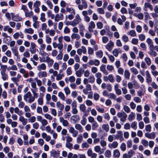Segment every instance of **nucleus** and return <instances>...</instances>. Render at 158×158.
Listing matches in <instances>:
<instances>
[{"mask_svg":"<svg viewBox=\"0 0 158 158\" xmlns=\"http://www.w3.org/2000/svg\"><path fill=\"white\" fill-rule=\"evenodd\" d=\"M34 97H33L30 92H28L23 96V99L24 101L27 102L29 103H31L34 102L35 99Z\"/></svg>","mask_w":158,"mask_h":158,"instance_id":"obj_1","label":"nucleus"},{"mask_svg":"<svg viewBox=\"0 0 158 158\" xmlns=\"http://www.w3.org/2000/svg\"><path fill=\"white\" fill-rule=\"evenodd\" d=\"M117 115L120 118V121L123 122H125L127 116V114L124 111L118 113Z\"/></svg>","mask_w":158,"mask_h":158,"instance_id":"obj_2","label":"nucleus"},{"mask_svg":"<svg viewBox=\"0 0 158 158\" xmlns=\"http://www.w3.org/2000/svg\"><path fill=\"white\" fill-rule=\"evenodd\" d=\"M41 62H46L47 63L48 65L50 66H52L54 63V60L51 59L48 57V56H47L46 57V59L44 57L43 58L40 59Z\"/></svg>","mask_w":158,"mask_h":158,"instance_id":"obj_3","label":"nucleus"},{"mask_svg":"<svg viewBox=\"0 0 158 158\" xmlns=\"http://www.w3.org/2000/svg\"><path fill=\"white\" fill-rule=\"evenodd\" d=\"M50 157L52 158H58L60 155V151L52 149L50 152Z\"/></svg>","mask_w":158,"mask_h":158,"instance_id":"obj_4","label":"nucleus"},{"mask_svg":"<svg viewBox=\"0 0 158 158\" xmlns=\"http://www.w3.org/2000/svg\"><path fill=\"white\" fill-rule=\"evenodd\" d=\"M81 19L79 14H77L75 19L72 22L71 25L73 26H75L78 24L81 21Z\"/></svg>","mask_w":158,"mask_h":158,"instance_id":"obj_5","label":"nucleus"},{"mask_svg":"<svg viewBox=\"0 0 158 158\" xmlns=\"http://www.w3.org/2000/svg\"><path fill=\"white\" fill-rule=\"evenodd\" d=\"M80 110L84 113V116H88L89 115V111H86V107L84 104H81L79 106Z\"/></svg>","mask_w":158,"mask_h":158,"instance_id":"obj_6","label":"nucleus"},{"mask_svg":"<svg viewBox=\"0 0 158 158\" xmlns=\"http://www.w3.org/2000/svg\"><path fill=\"white\" fill-rule=\"evenodd\" d=\"M69 131L70 133L72 134V136L74 137H76L78 134V131L72 127H69Z\"/></svg>","mask_w":158,"mask_h":158,"instance_id":"obj_7","label":"nucleus"},{"mask_svg":"<svg viewBox=\"0 0 158 158\" xmlns=\"http://www.w3.org/2000/svg\"><path fill=\"white\" fill-rule=\"evenodd\" d=\"M10 14L11 15L12 19L14 21L16 22H19L21 21L22 18L20 16H19L18 15H15L13 13H11Z\"/></svg>","mask_w":158,"mask_h":158,"instance_id":"obj_8","label":"nucleus"},{"mask_svg":"<svg viewBox=\"0 0 158 158\" xmlns=\"http://www.w3.org/2000/svg\"><path fill=\"white\" fill-rule=\"evenodd\" d=\"M146 82L148 84H150L152 82V78L148 71L147 70L146 71Z\"/></svg>","mask_w":158,"mask_h":158,"instance_id":"obj_9","label":"nucleus"},{"mask_svg":"<svg viewBox=\"0 0 158 158\" xmlns=\"http://www.w3.org/2000/svg\"><path fill=\"white\" fill-rule=\"evenodd\" d=\"M59 121L60 123H62V125L64 127H67L69 126V123L68 121L64 119L62 117H60L59 118Z\"/></svg>","mask_w":158,"mask_h":158,"instance_id":"obj_10","label":"nucleus"},{"mask_svg":"<svg viewBox=\"0 0 158 158\" xmlns=\"http://www.w3.org/2000/svg\"><path fill=\"white\" fill-rule=\"evenodd\" d=\"M118 134L115 136L116 138L117 139H119L120 141L124 140V138L123 137V133L121 131H117Z\"/></svg>","mask_w":158,"mask_h":158,"instance_id":"obj_11","label":"nucleus"},{"mask_svg":"<svg viewBox=\"0 0 158 158\" xmlns=\"http://www.w3.org/2000/svg\"><path fill=\"white\" fill-rule=\"evenodd\" d=\"M11 50L12 53L14 54L15 56H16L17 59L20 60V57L19 55V52L18 51V49L16 47L12 48Z\"/></svg>","mask_w":158,"mask_h":158,"instance_id":"obj_12","label":"nucleus"},{"mask_svg":"<svg viewBox=\"0 0 158 158\" xmlns=\"http://www.w3.org/2000/svg\"><path fill=\"white\" fill-rule=\"evenodd\" d=\"M35 47L36 45L33 42H31V46L29 48L30 51L31 53L33 54L35 53L36 52Z\"/></svg>","mask_w":158,"mask_h":158,"instance_id":"obj_13","label":"nucleus"},{"mask_svg":"<svg viewBox=\"0 0 158 158\" xmlns=\"http://www.w3.org/2000/svg\"><path fill=\"white\" fill-rule=\"evenodd\" d=\"M145 136L147 138L152 139L155 138V134L154 132H152L150 133H146L145 134Z\"/></svg>","mask_w":158,"mask_h":158,"instance_id":"obj_14","label":"nucleus"},{"mask_svg":"<svg viewBox=\"0 0 158 158\" xmlns=\"http://www.w3.org/2000/svg\"><path fill=\"white\" fill-rule=\"evenodd\" d=\"M149 8L151 10H153V7L152 5L151 4L149 3L145 2L144 5V10L146 11L147 10V8Z\"/></svg>","mask_w":158,"mask_h":158,"instance_id":"obj_15","label":"nucleus"},{"mask_svg":"<svg viewBox=\"0 0 158 158\" xmlns=\"http://www.w3.org/2000/svg\"><path fill=\"white\" fill-rule=\"evenodd\" d=\"M95 25L93 21H91L89 23V25L88 27L89 31L91 32L93 31V29L95 27Z\"/></svg>","mask_w":158,"mask_h":158,"instance_id":"obj_16","label":"nucleus"},{"mask_svg":"<svg viewBox=\"0 0 158 158\" xmlns=\"http://www.w3.org/2000/svg\"><path fill=\"white\" fill-rule=\"evenodd\" d=\"M114 45V43L112 41H110L107 44L106 48L108 51H110L112 49V47Z\"/></svg>","mask_w":158,"mask_h":158,"instance_id":"obj_17","label":"nucleus"},{"mask_svg":"<svg viewBox=\"0 0 158 158\" xmlns=\"http://www.w3.org/2000/svg\"><path fill=\"white\" fill-rule=\"evenodd\" d=\"M71 39L72 40H77L80 39L81 38L80 36L77 33H73L71 36Z\"/></svg>","mask_w":158,"mask_h":158,"instance_id":"obj_18","label":"nucleus"},{"mask_svg":"<svg viewBox=\"0 0 158 158\" xmlns=\"http://www.w3.org/2000/svg\"><path fill=\"white\" fill-rule=\"evenodd\" d=\"M135 114L134 112H131L129 115L128 119L130 122H131L135 119Z\"/></svg>","mask_w":158,"mask_h":158,"instance_id":"obj_19","label":"nucleus"},{"mask_svg":"<svg viewBox=\"0 0 158 158\" xmlns=\"http://www.w3.org/2000/svg\"><path fill=\"white\" fill-rule=\"evenodd\" d=\"M118 143L117 141H114L112 143H109L108 144L109 147L111 148H115L118 146Z\"/></svg>","mask_w":158,"mask_h":158,"instance_id":"obj_20","label":"nucleus"},{"mask_svg":"<svg viewBox=\"0 0 158 158\" xmlns=\"http://www.w3.org/2000/svg\"><path fill=\"white\" fill-rule=\"evenodd\" d=\"M38 76L40 78L46 77L47 76V73L46 71H40L38 73Z\"/></svg>","mask_w":158,"mask_h":158,"instance_id":"obj_21","label":"nucleus"},{"mask_svg":"<svg viewBox=\"0 0 158 158\" xmlns=\"http://www.w3.org/2000/svg\"><path fill=\"white\" fill-rule=\"evenodd\" d=\"M46 65L44 63H42L39 64L37 67V69L39 71L41 70H45L46 69Z\"/></svg>","mask_w":158,"mask_h":158,"instance_id":"obj_22","label":"nucleus"},{"mask_svg":"<svg viewBox=\"0 0 158 158\" xmlns=\"http://www.w3.org/2000/svg\"><path fill=\"white\" fill-rule=\"evenodd\" d=\"M19 120L22 123V124L23 125H26L27 123V119L25 118L24 117L22 116H20Z\"/></svg>","mask_w":158,"mask_h":158,"instance_id":"obj_23","label":"nucleus"},{"mask_svg":"<svg viewBox=\"0 0 158 158\" xmlns=\"http://www.w3.org/2000/svg\"><path fill=\"white\" fill-rule=\"evenodd\" d=\"M84 72V69H80L76 71V74L77 77H81Z\"/></svg>","mask_w":158,"mask_h":158,"instance_id":"obj_24","label":"nucleus"},{"mask_svg":"<svg viewBox=\"0 0 158 158\" xmlns=\"http://www.w3.org/2000/svg\"><path fill=\"white\" fill-rule=\"evenodd\" d=\"M100 70L105 75H107L108 74V71L106 69V65L102 64L100 67Z\"/></svg>","mask_w":158,"mask_h":158,"instance_id":"obj_25","label":"nucleus"},{"mask_svg":"<svg viewBox=\"0 0 158 158\" xmlns=\"http://www.w3.org/2000/svg\"><path fill=\"white\" fill-rule=\"evenodd\" d=\"M56 106L60 110H63L64 108V105L61 104L60 101H58L56 102Z\"/></svg>","mask_w":158,"mask_h":158,"instance_id":"obj_26","label":"nucleus"},{"mask_svg":"<svg viewBox=\"0 0 158 158\" xmlns=\"http://www.w3.org/2000/svg\"><path fill=\"white\" fill-rule=\"evenodd\" d=\"M4 31H7L9 33H11L13 31V29L10 28L9 26H5L3 28Z\"/></svg>","mask_w":158,"mask_h":158,"instance_id":"obj_27","label":"nucleus"},{"mask_svg":"<svg viewBox=\"0 0 158 158\" xmlns=\"http://www.w3.org/2000/svg\"><path fill=\"white\" fill-rule=\"evenodd\" d=\"M0 69L1 70V73L6 72V70L7 68V65H3L0 64Z\"/></svg>","mask_w":158,"mask_h":158,"instance_id":"obj_28","label":"nucleus"},{"mask_svg":"<svg viewBox=\"0 0 158 158\" xmlns=\"http://www.w3.org/2000/svg\"><path fill=\"white\" fill-rule=\"evenodd\" d=\"M75 128L76 129L78 130L80 132H82L83 131L82 127L79 124L77 123L75 125Z\"/></svg>","mask_w":158,"mask_h":158,"instance_id":"obj_29","label":"nucleus"},{"mask_svg":"<svg viewBox=\"0 0 158 158\" xmlns=\"http://www.w3.org/2000/svg\"><path fill=\"white\" fill-rule=\"evenodd\" d=\"M146 42L149 45V48H152L153 47V45L152 40L150 38H148L146 40Z\"/></svg>","mask_w":158,"mask_h":158,"instance_id":"obj_30","label":"nucleus"},{"mask_svg":"<svg viewBox=\"0 0 158 158\" xmlns=\"http://www.w3.org/2000/svg\"><path fill=\"white\" fill-rule=\"evenodd\" d=\"M2 76V79L5 81L8 79V77L7 74L6 73V72L1 73Z\"/></svg>","mask_w":158,"mask_h":158,"instance_id":"obj_31","label":"nucleus"},{"mask_svg":"<svg viewBox=\"0 0 158 158\" xmlns=\"http://www.w3.org/2000/svg\"><path fill=\"white\" fill-rule=\"evenodd\" d=\"M34 30L31 28H29L28 29H25L24 30V32L26 33L32 34L34 33Z\"/></svg>","mask_w":158,"mask_h":158,"instance_id":"obj_32","label":"nucleus"},{"mask_svg":"<svg viewBox=\"0 0 158 158\" xmlns=\"http://www.w3.org/2000/svg\"><path fill=\"white\" fill-rule=\"evenodd\" d=\"M87 116H84V115H83L82 116V119L81 120V123L83 126H85L86 123L87 121L85 117Z\"/></svg>","mask_w":158,"mask_h":158,"instance_id":"obj_33","label":"nucleus"},{"mask_svg":"<svg viewBox=\"0 0 158 158\" xmlns=\"http://www.w3.org/2000/svg\"><path fill=\"white\" fill-rule=\"evenodd\" d=\"M130 73L127 70H125L124 72V76L125 78L127 80L129 79Z\"/></svg>","mask_w":158,"mask_h":158,"instance_id":"obj_34","label":"nucleus"},{"mask_svg":"<svg viewBox=\"0 0 158 158\" xmlns=\"http://www.w3.org/2000/svg\"><path fill=\"white\" fill-rule=\"evenodd\" d=\"M108 98H110L111 99H113L114 100L115 99L117 98L116 95L112 93H109L108 96Z\"/></svg>","mask_w":158,"mask_h":158,"instance_id":"obj_35","label":"nucleus"},{"mask_svg":"<svg viewBox=\"0 0 158 158\" xmlns=\"http://www.w3.org/2000/svg\"><path fill=\"white\" fill-rule=\"evenodd\" d=\"M45 130L47 132L51 134H52L54 131L53 130H52L49 125H48L46 127Z\"/></svg>","mask_w":158,"mask_h":158,"instance_id":"obj_36","label":"nucleus"},{"mask_svg":"<svg viewBox=\"0 0 158 158\" xmlns=\"http://www.w3.org/2000/svg\"><path fill=\"white\" fill-rule=\"evenodd\" d=\"M94 150L96 152L99 153L100 154L102 153V152H101V148L99 146H95L94 148Z\"/></svg>","mask_w":158,"mask_h":158,"instance_id":"obj_37","label":"nucleus"},{"mask_svg":"<svg viewBox=\"0 0 158 158\" xmlns=\"http://www.w3.org/2000/svg\"><path fill=\"white\" fill-rule=\"evenodd\" d=\"M58 96L63 101L65 100V97L64 94L61 92H60L58 93Z\"/></svg>","mask_w":158,"mask_h":158,"instance_id":"obj_38","label":"nucleus"},{"mask_svg":"<svg viewBox=\"0 0 158 158\" xmlns=\"http://www.w3.org/2000/svg\"><path fill=\"white\" fill-rule=\"evenodd\" d=\"M89 83L92 84L95 81V78L93 75L90 76L88 78Z\"/></svg>","mask_w":158,"mask_h":158,"instance_id":"obj_39","label":"nucleus"},{"mask_svg":"<svg viewBox=\"0 0 158 158\" xmlns=\"http://www.w3.org/2000/svg\"><path fill=\"white\" fill-rule=\"evenodd\" d=\"M150 50L149 51L148 53L149 54L151 55L152 56L155 57L157 55V53L154 50V49H152L151 48H150Z\"/></svg>","mask_w":158,"mask_h":158,"instance_id":"obj_40","label":"nucleus"},{"mask_svg":"<svg viewBox=\"0 0 158 158\" xmlns=\"http://www.w3.org/2000/svg\"><path fill=\"white\" fill-rule=\"evenodd\" d=\"M45 41L47 44H49L52 43V39L48 35H46L45 36Z\"/></svg>","mask_w":158,"mask_h":158,"instance_id":"obj_41","label":"nucleus"},{"mask_svg":"<svg viewBox=\"0 0 158 158\" xmlns=\"http://www.w3.org/2000/svg\"><path fill=\"white\" fill-rule=\"evenodd\" d=\"M102 129L106 132H108L109 131V126L108 124H104L102 125Z\"/></svg>","mask_w":158,"mask_h":158,"instance_id":"obj_42","label":"nucleus"},{"mask_svg":"<svg viewBox=\"0 0 158 158\" xmlns=\"http://www.w3.org/2000/svg\"><path fill=\"white\" fill-rule=\"evenodd\" d=\"M98 123L95 121L92 124V129L93 130H96L98 127Z\"/></svg>","mask_w":158,"mask_h":158,"instance_id":"obj_43","label":"nucleus"},{"mask_svg":"<svg viewBox=\"0 0 158 158\" xmlns=\"http://www.w3.org/2000/svg\"><path fill=\"white\" fill-rule=\"evenodd\" d=\"M63 54L61 51L59 52V54L56 56V58L58 60H60L62 59Z\"/></svg>","mask_w":158,"mask_h":158,"instance_id":"obj_44","label":"nucleus"},{"mask_svg":"<svg viewBox=\"0 0 158 158\" xmlns=\"http://www.w3.org/2000/svg\"><path fill=\"white\" fill-rule=\"evenodd\" d=\"M38 91V89H35V90H31V91L32 93L33 96V97H34V98H37L38 96V94L36 92H37Z\"/></svg>","mask_w":158,"mask_h":158,"instance_id":"obj_45","label":"nucleus"},{"mask_svg":"<svg viewBox=\"0 0 158 158\" xmlns=\"http://www.w3.org/2000/svg\"><path fill=\"white\" fill-rule=\"evenodd\" d=\"M131 72L135 75H136L138 73V71L134 67H132L130 69Z\"/></svg>","mask_w":158,"mask_h":158,"instance_id":"obj_46","label":"nucleus"},{"mask_svg":"<svg viewBox=\"0 0 158 158\" xmlns=\"http://www.w3.org/2000/svg\"><path fill=\"white\" fill-rule=\"evenodd\" d=\"M83 140V137L81 134L79 135L77 138V143H80Z\"/></svg>","mask_w":158,"mask_h":158,"instance_id":"obj_47","label":"nucleus"},{"mask_svg":"<svg viewBox=\"0 0 158 158\" xmlns=\"http://www.w3.org/2000/svg\"><path fill=\"white\" fill-rule=\"evenodd\" d=\"M96 54L98 57L101 58L103 56V52L101 50H99L96 52Z\"/></svg>","mask_w":158,"mask_h":158,"instance_id":"obj_48","label":"nucleus"},{"mask_svg":"<svg viewBox=\"0 0 158 158\" xmlns=\"http://www.w3.org/2000/svg\"><path fill=\"white\" fill-rule=\"evenodd\" d=\"M137 122L136 121L133 122L131 124V127L135 130L137 128Z\"/></svg>","mask_w":158,"mask_h":158,"instance_id":"obj_49","label":"nucleus"},{"mask_svg":"<svg viewBox=\"0 0 158 158\" xmlns=\"http://www.w3.org/2000/svg\"><path fill=\"white\" fill-rule=\"evenodd\" d=\"M11 38L10 36L4 38L3 39V41L6 44H8L10 41L11 40Z\"/></svg>","mask_w":158,"mask_h":158,"instance_id":"obj_50","label":"nucleus"},{"mask_svg":"<svg viewBox=\"0 0 158 158\" xmlns=\"http://www.w3.org/2000/svg\"><path fill=\"white\" fill-rule=\"evenodd\" d=\"M104 155L106 157H110L111 156L110 151L109 150H106L105 152Z\"/></svg>","mask_w":158,"mask_h":158,"instance_id":"obj_51","label":"nucleus"},{"mask_svg":"<svg viewBox=\"0 0 158 158\" xmlns=\"http://www.w3.org/2000/svg\"><path fill=\"white\" fill-rule=\"evenodd\" d=\"M123 109L124 111L127 113H129L131 111L130 108L127 105H124L123 106Z\"/></svg>","mask_w":158,"mask_h":158,"instance_id":"obj_52","label":"nucleus"},{"mask_svg":"<svg viewBox=\"0 0 158 158\" xmlns=\"http://www.w3.org/2000/svg\"><path fill=\"white\" fill-rule=\"evenodd\" d=\"M141 143L144 146L147 147L148 146V141L145 139H142Z\"/></svg>","mask_w":158,"mask_h":158,"instance_id":"obj_53","label":"nucleus"},{"mask_svg":"<svg viewBox=\"0 0 158 158\" xmlns=\"http://www.w3.org/2000/svg\"><path fill=\"white\" fill-rule=\"evenodd\" d=\"M40 20L43 22H44L46 21L45 18V14L44 13H42L40 15Z\"/></svg>","mask_w":158,"mask_h":158,"instance_id":"obj_54","label":"nucleus"},{"mask_svg":"<svg viewBox=\"0 0 158 158\" xmlns=\"http://www.w3.org/2000/svg\"><path fill=\"white\" fill-rule=\"evenodd\" d=\"M120 155V153L118 150H115L114 152V155L115 157L118 158Z\"/></svg>","mask_w":158,"mask_h":158,"instance_id":"obj_55","label":"nucleus"},{"mask_svg":"<svg viewBox=\"0 0 158 158\" xmlns=\"http://www.w3.org/2000/svg\"><path fill=\"white\" fill-rule=\"evenodd\" d=\"M64 75L63 74L59 73L56 77V79L59 81L62 79V77H63Z\"/></svg>","mask_w":158,"mask_h":158,"instance_id":"obj_56","label":"nucleus"},{"mask_svg":"<svg viewBox=\"0 0 158 158\" xmlns=\"http://www.w3.org/2000/svg\"><path fill=\"white\" fill-rule=\"evenodd\" d=\"M29 122L31 123H33L36 121V118L34 116L31 117L28 119Z\"/></svg>","mask_w":158,"mask_h":158,"instance_id":"obj_57","label":"nucleus"},{"mask_svg":"<svg viewBox=\"0 0 158 158\" xmlns=\"http://www.w3.org/2000/svg\"><path fill=\"white\" fill-rule=\"evenodd\" d=\"M127 147L128 148H131L132 146V141L131 139H129L127 143Z\"/></svg>","mask_w":158,"mask_h":158,"instance_id":"obj_58","label":"nucleus"},{"mask_svg":"<svg viewBox=\"0 0 158 158\" xmlns=\"http://www.w3.org/2000/svg\"><path fill=\"white\" fill-rule=\"evenodd\" d=\"M151 126L150 124H148L145 126V129L147 131L150 132L151 130Z\"/></svg>","mask_w":158,"mask_h":158,"instance_id":"obj_59","label":"nucleus"},{"mask_svg":"<svg viewBox=\"0 0 158 158\" xmlns=\"http://www.w3.org/2000/svg\"><path fill=\"white\" fill-rule=\"evenodd\" d=\"M128 35H130L132 37H134L136 36V34L135 31L134 30H131L129 32V33L127 34Z\"/></svg>","mask_w":158,"mask_h":158,"instance_id":"obj_60","label":"nucleus"},{"mask_svg":"<svg viewBox=\"0 0 158 158\" xmlns=\"http://www.w3.org/2000/svg\"><path fill=\"white\" fill-rule=\"evenodd\" d=\"M65 146L66 148L71 150L73 148V145L70 143H66Z\"/></svg>","mask_w":158,"mask_h":158,"instance_id":"obj_61","label":"nucleus"},{"mask_svg":"<svg viewBox=\"0 0 158 158\" xmlns=\"http://www.w3.org/2000/svg\"><path fill=\"white\" fill-rule=\"evenodd\" d=\"M122 40L125 43L128 41L129 38L126 35H123L122 37Z\"/></svg>","mask_w":158,"mask_h":158,"instance_id":"obj_62","label":"nucleus"},{"mask_svg":"<svg viewBox=\"0 0 158 158\" xmlns=\"http://www.w3.org/2000/svg\"><path fill=\"white\" fill-rule=\"evenodd\" d=\"M98 12L100 14H104L105 11L102 8H99L97 9Z\"/></svg>","mask_w":158,"mask_h":158,"instance_id":"obj_63","label":"nucleus"},{"mask_svg":"<svg viewBox=\"0 0 158 158\" xmlns=\"http://www.w3.org/2000/svg\"><path fill=\"white\" fill-rule=\"evenodd\" d=\"M37 102L39 105H42L43 104V100L42 97H40L38 99Z\"/></svg>","mask_w":158,"mask_h":158,"instance_id":"obj_64","label":"nucleus"}]
</instances>
